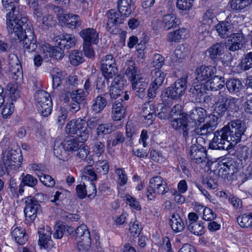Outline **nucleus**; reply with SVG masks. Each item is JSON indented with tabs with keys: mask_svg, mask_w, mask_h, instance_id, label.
<instances>
[{
	"mask_svg": "<svg viewBox=\"0 0 252 252\" xmlns=\"http://www.w3.org/2000/svg\"><path fill=\"white\" fill-rule=\"evenodd\" d=\"M20 0H2L6 15L8 32H34L32 25L18 8Z\"/></svg>",
	"mask_w": 252,
	"mask_h": 252,
	"instance_id": "obj_1",
	"label": "nucleus"
},
{
	"mask_svg": "<svg viewBox=\"0 0 252 252\" xmlns=\"http://www.w3.org/2000/svg\"><path fill=\"white\" fill-rule=\"evenodd\" d=\"M27 4L33 11L37 21L41 20L42 24L47 27H52L54 22L48 13V4L46 0H26Z\"/></svg>",
	"mask_w": 252,
	"mask_h": 252,
	"instance_id": "obj_2",
	"label": "nucleus"
},
{
	"mask_svg": "<svg viewBox=\"0 0 252 252\" xmlns=\"http://www.w3.org/2000/svg\"><path fill=\"white\" fill-rule=\"evenodd\" d=\"M125 74L132 84V88H147L149 79L140 73V70L136 67L135 63L132 60H128L126 63Z\"/></svg>",
	"mask_w": 252,
	"mask_h": 252,
	"instance_id": "obj_3",
	"label": "nucleus"
},
{
	"mask_svg": "<svg viewBox=\"0 0 252 252\" xmlns=\"http://www.w3.org/2000/svg\"><path fill=\"white\" fill-rule=\"evenodd\" d=\"M54 10L56 13L57 17L62 27L72 30L77 29L82 24L80 17L73 14L64 13V8L60 6H56Z\"/></svg>",
	"mask_w": 252,
	"mask_h": 252,
	"instance_id": "obj_4",
	"label": "nucleus"
},
{
	"mask_svg": "<svg viewBox=\"0 0 252 252\" xmlns=\"http://www.w3.org/2000/svg\"><path fill=\"white\" fill-rule=\"evenodd\" d=\"M65 132L68 134L76 135L82 141H87L89 137L86 121L80 118L72 119L68 122L65 126Z\"/></svg>",
	"mask_w": 252,
	"mask_h": 252,
	"instance_id": "obj_5",
	"label": "nucleus"
},
{
	"mask_svg": "<svg viewBox=\"0 0 252 252\" xmlns=\"http://www.w3.org/2000/svg\"><path fill=\"white\" fill-rule=\"evenodd\" d=\"M222 129L231 141L232 146H235L240 141L245 129L244 124L240 120L231 121Z\"/></svg>",
	"mask_w": 252,
	"mask_h": 252,
	"instance_id": "obj_6",
	"label": "nucleus"
},
{
	"mask_svg": "<svg viewBox=\"0 0 252 252\" xmlns=\"http://www.w3.org/2000/svg\"><path fill=\"white\" fill-rule=\"evenodd\" d=\"M169 188L166 182L160 176H156L151 178L150 185L147 190V197L152 200L156 197L157 194L163 195L167 192Z\"/></svg>",
	"mask_w": 252,
	"mask_h": 252,
	"instance_id": "obj_7",
	"label": "nucleus"
},
{
	"mask_svg": "<svg viewBox=\"0 0 252 252\" xmlns=\"http://www.w3.org/2000/svg\"><path fill=\"white\" fill-rule=\"evenodd\" d=\"M18 148L13 149L9 147L2 152V160L5 166L17 170L21 165L22 157Z\"/></svg>",
	"mask_w": 252,
	"mask_h": 252,
	"instance_id": "obj_8",
	"label": "nucleus"
},
{
	"mask_svg": "<svg viewBox=\"0 0 252 252\" xmlns=\"http://www.w3.org/2000/svg\"><path fill=\"white\" fill-rule=\"evenodd\" d=\"M35 99L39 113L43 116H48L51 114L52 108L50 94L44 91H38L35 95Z\"/></svg>",
	"mask_w": 252,
	"mask_h": 252,
	"instance_id": "obj_9",
	"label": "nucleus"
},
{
	"mask_svg": "<svg viewBox=\"0 0 252 252\" xmlns=\"http://www.w3.org/2000/svg\"><path fill=\"white\" fill-rule=\"evenodd\" d=\"M188 77L187 75L182 76L173 85L165 89L163 94L172 99L180 98L184 95L187 89Z\"/></svg>",
	"mask_w": 252,
	"mask_h": 252,
	"instance_id": "obj_10",
	"label": "nucleus"
},
{
	"mask_svg": "<svg viewBox=\"0 0 252 252\" xmlns=\"http://www.w3.org/2000/svg\"><path fill=\"white\" fill-rule=\"evenodd\" d=\"M171 125L173 129L182 133L186 141L191 135L192 130L189 125L187 114H183L171 120Z\"/></svg>",
	"mask_w": 252,
	"mask_h": 252,
	"instance_id": "obj_11",
	"label": "nucleus"
},
{
	"mask_svg": "<svg viewBox=\"0 0 252 252\" xmlns=\"http://www.w3.org/2000/svg\"><path fill=\"white\" fill-rule=\"evenodd\" d=\"M230 138L221 128L214 133V136L209 144V147L214 150H228L232 146Z\"/></svg>",
	"mask_w": 252,
	"mask_h": 252,
	"instance_id": "obj_12",
	"label": "nucleus"
},
{
	"mask_svg": "<svg viewBox=\"0 0 252 252\" xmlns=\"http://www.w3.org/2000/svg\"><path fill=\"white\" fill-rule=\"evenodd\" d=\"M100 68L105 78H112L117 73L116 61L111 55L103 57L100 61Z\"/></svg>",
	"mask_w": 252,
	"mask_h": 252,
	"instance_id": "obj_13",
	"label": "nucleus"
},
{
	"mask_svg": "<svg viewBox=\"0 0 252 252\" xmlns=\"http://www.w3.org/2000/svg\"><path fill=\"white\" fill-rule=\"evenodd\" d=\"M152 79L148 95L149 97H154L157 94V91L163 84L166 73L159 69H153L151 71Z\"/></svg>",
	"mask_w": 252,
	"mask_h": 252,
	"instance_id": "obj_14",
	"label": "nucleus"
},
{
	"mask_svg": "<svg viewBox=\"0 0 252 252\" xmlns=\"http://www.w3.org/2000/svg\"><path fill=\"white\" fill-rule=\"evenodd\" d=\"M107 21L106 27L108 29V32H114V29H116L119 27L121 24L124 23L126 18L127 17L121 13L118 10L114 9H109L106 12Z\"/></svg>",
	"mask_w": 252,
	"mask_h": 252,
	"instance_id": "obj_15",
	"label": "nucleus"
},
{
	"mask_svg": "<svg viewBox=\"0 0 252 252\" xmlns=\"http://www.w3.org/2000/svg\"><path fill=\"white\" fill-rule=\"evenodd\" d=\"M26 206L24 209L25 217L34 220L38 214L41 211L40 205L32 197L29 196L26 198Z\"/></svg>",
	"mask_w": 252,
	"mask_h": 252,
	"instance_id": "obj_16",
	"label": "nucleus"
},
{
	"mask_svg": "<svg viewBox=\"0 0 252 252\" xmlns=\"http://www.w3.org/2000/svg\"><path fill=\"white\" fill-rule=\"evenodd\" d=\"M26 32H11V35L14 34L16 36L18 39L23 42V46L28 50L29 52L34 51L37 47L36 45V40L34 34V32H29V34H26Z\"/></svg>",
	"mask_w": 252,
	"mask_h": 252,
	"instance_id": "obj_17",
	"label": "nucleus"
},
{
	"mask_svg": "<svg viewBox=\"0 0 252 252\" xmlns=\"http://www.w3.org/2000/svg\"><path fill=\"white\" fill-rule=\"evenodd\" d=\"M189 156L191 160L197 163L206 162L208 161L205 149L199 144L191 146Z\"/></svg>",
	"mask_w": 252,
	"mask_h": 252,
	"instance_id": "obj_18",
	"label": "nucleus"
},
{
	"mask_svg": "<svg viewBox=\"0 0 252 252\" xmlns=\"http://www.w3.org/2000/svg\"><path fill=\"white\" fill-rule=\"evenodd\" d=\"M39 240L38 244L40 246L44 249L52 247L53 242L51 240V228L48 226L38 229Z\"/></svg>",
	"mask_w": 252,
	"mask_h": 252,
	"instance_id": "obj_19",
	"label": "nucleus"
},
{
	"mask_svg": "<svg viewBox=\"0 0 252 252\" xmlns=\"http://www.w3.org/2000/svg\"><path fill=\"white\" fill-rule=\"evenodd\" d=\"M226 36L228 37L227 46L230 51H235L241 49L245 43L242 32L233 33Z\"/></svg>",
	"mask_w": 252,
	"mask_h": 252,
	"instance_id": "obj_20",
	"label": "nucleus"
},
{
	"mask_svg": "<svg viewBox=\"0 0 252 252\" xmlns=\"http://www.w3.org/2000/svg\"><path fill=\"white\" fill-rule=\"evenodd\" d=\"M217 69L213 66H200L195 71V78L199 81L208 80L216 73Z\"/></svg>",
	"mask_w": 252,
	"mask_h": 252,
	"instance_id": "obj_21",
	"label": "nucleus"
},
{
	"mask_svg": "<svg viewBox=\"0 0 252 252\" xmlns=\"http://www.w3.org/2000/svg\"><path fill=\"white\" fill-rule=\"evenodd\" d=\"M54 40L56 42V45L66 49L74 46L76 42L75 38L67 33H63L54 37Z\"/></svg>",
	"mask_w": 252,
	"mask_h": 252,
	"instance_id": "obj_22",
	"label": "nucleus"
},
{
	"mask_svg": "<svg viewBox=\"0 0 252 252\" xmlns=\"http://www.w3.org/2000/svg\"><path fill=\"white\" fill-rule=\"evenodd\" d=\"M66 74L65 72L60 70L58 69H54L53 70L52 78V93H56V91L63 88V81L66 78Z\"/></svg>",
	"mask_w": 252,
	"mask_h": 252,
	"instance_id": "obj_23",
	"label": "nucleus"
},
{
	"mask_svg": "<svg viewBox=\"0 0 252 252\" xmlns=\"http://www.w3.org/2000/svg\"><path fill=\"white\" fill-rule=\"evenodd\" d=\"M236 166V162L232 160L222 162L219 169L218 174L222 178H227L228 175H233L237 172L238 169Z\"/></svg>",
	"mask_w": 252,
	"mask_h": 252,
	"instance_id": "obj_24",
	"label": "nucleus"
},
{
	"mask_svg": "<svg viewBox=\"0 0 252 252\" xmlns=\"http://www.w3.org/2000/svg\"><path fill=\"white\" fill-rule=\"evenodd\" d=\"M126 108L122 98L115 101L112 104L111 117L114 121H120L125 115Z\"/></svg>",
	"mask_w": 252,
	"mask_h": 252,
	"instance_id": "obj_25",
	"label": "nucleus"
},
{
	"mask_svg": "<svg viewBox=\"0 0 252 252\" xmlns=\"http://www.w3.org/2000/svg\"><path fill=\"white\" fill-rule=\"evenodd\" d=\"M205 85L207 90L216 91L222 89L224 85V79L223 77L218 75L213 76L208 80Z\"/></svg>",
	"mask_w": 252,
	"mask_h": 252,
	"instance_id": "obj_26",
	"label": "nucleus"
},
{
	"mask_svg": "<svg viewBox=\"0 0 252 252\" xmlns=\"http://www.w3.org/2000/svg\"><path fill=\"white\" fill-rule=\"evenodd\" d=\"M229 93L232 94L239 95V93L243 88V84L240 80L237 78H230L225 83Z\"/></svg>",
	"mask_w": 252,
	"mask_h": 252,
	"instance_id": "obj_27",
	"label": "nucleus"
},
{
	"mask_svg": "<svg viewBox=\"0 0 252 252\" xmlns=\"http://www.w3.org/2000/svg\"><path fill=\"white\" fill-rule=\"evenodd\" d=\"M206 117V110L201 107L193 109L189 114V118L196 125L204 122Z\"/></svg>",
	"mask_w": 252,
	"mask_h": 252,
	"instance_id": "obj_28",
	"label": "nucleus"
},
{
	"mask_svg": "<svg viewBox=\"0 0 252 252\" xmlns=\"http://www.w3.org/2000/svg\"><path fill=\"white\" fill-rule=\"evenodd\" d=\"M134 2L133 0H118V10L125 16H129L133 9Z\"/></svg>",
	"mask_w": 252,
	"mask_h": 252,
	"instance_id": "obj_29",
	"label": "nucleus"
},
{
	"mask_svg": "<svg viewBox=\"0 0 252 252\" xmlns=\"http://www.w3.org/2000/svg\"><path fill=\"white\" fill-rule=\"evenodd\" d=\"M218 97L220 103H223L224 106L226 107V110H233L235 108L238 99L232 96H228L227 94L223 92H220Z\"/></svg>",
	"mask_w": 252,
	"mask_h": 252,
	"instance_id": "obj_30",
	"label": "nucleus"
},
{
	"mask_svg": "<svg viewBox=\"0 0 252 252\" xmlns=\"http://www.w3.org/2000/svg\"><path fill=\"white\" fill-rule=\"evenodd\" d=\"M12 239L19 245H23L28 240V235L25 230L20 227H15L11 232Z\"/></svg>",
	"mask_w": 252,
	"mask_h": 252,
	"instance_id": "obj_31",
	"label": "nucleus"
},
{
	"mask_svg": "<svg viewBox=\"0 0 252 252\" xmlns=\"http://www.w3.org/2000/svg\"><path fill=\"white\" fill-rule=\"evenodd\" d=\"M180 22L176 14L173 13L164 15L162 18L164 28L167 30L177 28L179 25Z\"/></svg>",
	"mask_w": 252,
	"mask_h": 252,
	"instance_id": "obj_32",
	"label": "nucleus"
},
{
	"mask_svg": "<svg viewBox=\"0 0 252 252\" xmlns=\"http://www.w3.org/2000/svg\"><path fill=\"white\" fill-rule=\"evenodd\" d=\"M248 3L246 0H229L227 7L230 11L239 13L244 11Z\"/></svg>",
	"mask_w": 252,
	"mask_h": 252,
	"instance_id": "obj_33",
	"label": "nucleus"
},
{
	"mask_svg": "<svg viewBox=\"0 0 252 252\" xmlns=\"http://www.w3.org/2000/svg\"><path fill=\"white\" fill-rule=\"evenodd\" d=\"M169 223L172 229L177 233L182 232L185 228L184 222L177 214L172 215Z\"/></svg>",
	"mask_w": 252,
	"mask_h": 252,
	"instance_id": "obj_34",
	"label": "nucleus"
},
{
	"mask_svg": "<svg viewBox=\"0 0 252 252\" xmlns=\"http://www.w3.org/2000/svg\"><path fill=\"white\" fill-rule=\"evenodd\" d=\"M91 109L95 113L101 111L107 105V99L102 95L97 96L93 100Z\"/></svg>",
	"mask_w": 252,
	"mask_h": 252,
	"instance_id": "obj_35",
	"label": "nucleus"
},
{
	"mask_svg": "<svg viewBox=\"0 0 252 252\" xmlns=\"http://www.w3.org/2000/svg\"><path fill=\"white\" fill-rule=\"evenodd\" d=\"M54 155L59 159L66 160L68 157L66 156V151L64 149V144L59 141H56L53 148Z\"/></svg>",
	"mask_w": 252,
	"mask_h": 252,
	"instance_id": "obj_36",
	"label": "nucleus"
},
{
	"mask_svg": "<svg viewBox=\"0 0 252 252\" xmlns=\"http://www.w3.org/2000/svg\"><path fill=\"white\" fill-rule=\"evenodd\" d=\"M115 130L116 127L113 126L111 123L100 124L96 127V133L98 137H103Z\"/></svg>",
	"mask_w": 252,
	"mask_h": 252,
	"instance_id": "obj_37",
	"label": "nucleus"
},
{
	"mask_svg": "<svg viewBox=\"0 0 252 252\" xmlns=\"http://www.w3.org/2000/svg\"><path fill=\"white\" fill-rule=\"evenodd\" d=\"M206 90L207 89L205 84H199L195 85L193 88H191L190 92L192 93L193 97L195 98L196 101L200 102Z\"/></svg>",
	"mask_w": 252,
	"mask_h": 252,
	"instance_id": "obj_38",
	"label": "nucleus"
},
{
	"mask_svg": "<svg viewBox=\"0 0 252 252\" xmlns=\"http://www.w3.org/2000/svg\"><path fill=\"white\" fill-rule=\"evenodd\" d=\"M12 77L17 84H20L23 81V71L21 64L9 67Z\"/></svg>",
	"mask_w": 252,
	"mask_h": 252,
	"instance_id": "obj_39",
	"label": "nucleus"
},
{
	"mask_svg": "<svg viewBox=\"0 0 252 252\" xmlns=\"http://www.w3.org/2000/svg\"><path fill=\"white\" fill-rule=\"evenodd\" d=\"M85 43L96 44L99 40L97 32H80Z\"/></svg>",
	"mask_w": 252,
	"mask_h": 252,
	"instance_id": "obj_40",
	"label": "nucleus"
},
{
	"mask_svg": "<svg viewBox=\"0 0 252 252\" xmlns=\"http://www.w3.org/2000/svg\"><path fill=\"white\" fill-rule=\"evenodd\" d=\"M75 234L77 241L85 239L86 238H90V234L88 227L84 224L77 227L75 230Z\"/></svg>",
	"mask_w": 252,
	"mask_h": 252,
	"instance_id": "obj_41",
	"label": "nucleus"
},
{
	"mask_svg": "<svg viewBox=\"0 0 252 252\" xmlns=\"http://www.w3.org/2000/svg\"><path fill=\"white\" fill-rule=\"evenodd\" d=\"M87 95L86 92L81 89L76 91L72 90L71 94V98L72 101L78 102L81 104L84 103Z\"/></svg>",
	"mask_w": 252,
	"mask_h": 252,
	"instance_id": "obj_42",
	"label": "nucleus"
},
{
	"mask_svg": "<svg viewBox=\"0 0 252 252\" xmlns=\"http://www.w3.org/2000/svg\"><path fill=\"white\" fill-rule=\"evenodd\" d=\"M55 47L51 46L48 43H44L40 46V54L43 57L44 59L52 58Z\"/></svg>",
	"mask_w": 252,
	"mask_h": 252,
	"instance_id": "obj_43",
	"label": "nucleus"
},
{
	"mask_svg": "<svg viewBox=\"0 0 252 252\" xmlns=\"http://www.w3.org/2000/svg\"><path fill=\"white\" fill-rule=\"evenodd\" d=\"M237 221L241 227L248 228L252 226V214H243L237 218Z\"/></svg>",
	"mask_w": 252,
	"mask_h": 252,
	"instance_id": "obj_44",
	"label": "nucleus"
},
{
	"mask_svg": "<svg viewBox=\"0 0 252 252\" xmlns=\"http://www.w3.org/2000/svg\"><path fill=\"white\" fill-rule=\"evenodd\" d=\"M63 144L66 152H73L76 151L79 147V142L75 138H71L64 141Z\"/></svg>",
	"mask_w": 252,
	"mask_h": 252,
	"instance_id": "obj_45",
	"label": "nucleus"
},
{
	"mask_svg": "<svg viewBox=\"0 0 252 252\" xmlns=\"http://www.w3.org/2000/svg\"><path fill=\"white\" fill-rule=\"evenodd\" d=\"M125 138L123 134L120 132H117L115 134L114 139L107 141V148L110 149L120 143H123L125 141Z\"/></svg>",
	"mask_w": 252,
	"mask_h": 252,
	"instance_id": "obj_46",
	"label": "nucleus"
},
{
	"mask_svg": "<svg viewBox=\"0 0 252 252\" xmlns=\"http://www.w3.org/2000/svg\"><path fill=\"white\" fill-rule=\"evenodd\" d=\"M91 238L78 241V250L79 252H92L91 249Z\"/></svg>",
	"mask_w": 252,
	"mask_h": 252,
	"instance_id": "obj_47",
	"label": "nucleus"
},
{
	"mask_svg": "<svg viewBox=\"0 0 252 252\" xmlns=\"http://www.w3.org/2000/svg\"><path fill=\"white\" fill-rule=\"evenodd\" d=\"M170 108L168 106L161 104L157 109V117L161 120H166L170 117Z\"/></svg>",
	"mask_w": 252,
	"mask_h": 252,
	"instance_id": "obj_48",
	"label": "nucleus"
},
{
	"mask_svg": "<svg viewBox=\"0 0 252 252\" xmlns=\"http://www.w3.org/2000/svg\"><path fill=\"white\" fill-rule=\"evenodd\" d=\"M188 229L192 233L196 235H202L204 231V226L199 221L188 223Z\"/></svg>",
	"mask_w": 252,
	"mask_h": 252,
	"instance_id": "obj_49",
	"label": "nucleus"
},
{
	"mask_svg": "<svg viewBox=\"0 0 252 252\" xmlns=\"http://www.w3.org/2000/svg\"><path fill=\"white\" fill-rule=\"evenodd\" d=\"M240 68L243 70H248L252 67V52L245 55L239 64Z\"/></svg>",
	"mask_w": 252,
	"mask_h": 252,
	"instance_id": "obj_50",
	"label": "nucleus"
},
{
	"mask_svg": "<svg viewBox=\"0 0 252 252\" xmlns=\"http://www.w3.org/2000/svg\"><path fill=\"white\" fill-rule=\"evenodd\" d=\"M194 0H177V7L182 11H189L193 5Z\"/></svg>",
	"mask_w": 252,
	"mask_h": 252,
	"instance_id": "obj_51",
	"label": "nucleus"
},
{
	"mask_svg": "<svg viewBox=\"0 0 252 252\" xmlns=\"http://www.w3.org/2000/svg\"><path fill=\"white\" fill-rule=\"evenodd\" d=\"M69 58L71 63L74 65H77L83 62L82 53L77 50L72 51Z\"/></svg>",
	"mask_w": 252,
	"mask_h": 252,
	"instance_id": "obj_52",
	"label": "nucleus"
},
{
	"mask_svg": "<svg viewBox=\"0 0 252 252\" xmlns=\"http://www.w3.org/2000/svg\"><path fill=\"white\" fill-rule=\"evenodd\" d=\"M60 90V93L59 96L60 100L65 103L68 102L71 97L72 90L67 87H64L63 86Z\"/></svg>",
	"mask_w": 252,
	"mask_h": 252,
	"instance_id": "obj_53",
	"label": "nucleus"
},
{
	"mask_svg": "<svg viewBox=\"0 0 252 252\" xmlns=\"http://www.w3.org/2000/svg\"><path fill=\"white\" fill-rule=\"evenodd\" d=\"M109 164L106 160L97 161L96 163V171L100 174L105 175L109 171Z\"/></svg>",
	"mask_w": 252,
	"mask_h": 252,
	"instance_id": "obj_54",
	"label": "nucleus"
},
{
	"mask_svg": "<svg viewBox=\"0 0 252 252\" xmlns=\"http://www.w3.org/2000/svg\"><path fill=\"white\" fill-rule=\"evenodd\" d=\"M223 46L217 43L214 44L209 50L210 56L212 59H215L223 52Z\"/></svg>",
	"mask_w": 252,
	"mask_h": 252,
	"instance_id": "obj_55",
	"label": "nucleus"
},
{
	"mask_svg": "<svg viewBox=\"0 0 252 252\" xmlns=\"http://www.w3.org/2000/svg\"><path fill=\"white\" fill-rule=\"evenodd\" d=\"M82 178H84L85 179L88 178L91 181L96 180V174L91 165L87 166L84 168Z\"/></svg>",
	"mask_w": 252,
	"mask_h": 252,
	"instance_id": "obj_56",
	"label": "nucleus"
},
{
	"mask_svg": "<svg viewBox=\"0 0 252 252\" xmlns=\"http://www.w3.org/2000/svg\"><path fill=\"white\" fill-rule=\"evenodd\" d=\"M92 150L97 157H100L104 152V144L99 140H95L94 142Z\"/></svg>",
	"mask_w": 252,
	"mask_h": 252,
	"instance_id": "obj_57",
	"label": "nucleus"
},
{
	"mask_svg": "<svg viewBox=\"0 0 252 252\" xmlns=\"http://www.w3.org/2000/svg\"><path fill=\"white\" fill-rule=\"evenodd\" d=\"M40 181L46 186L53 187L55 184V180L50 175L46 174L40 175L37 173Z\"/></svg>",
	"mask_w": 252,
	"mask_h": 252,
	"instance_id": "obj_58",
	"label": "nucleus"
},
{
	"mask_svg": "<svg viewBox=\"0 0 252 252\" xmlns=\"http://www.w3.org/2000/svg\"><path fill=\"white\" fill-rule=\"evenodd\" d=\"M77 81L78 78L77 76L71 74L66 79H65L63 86L64 87H67L70 89L73 90L74 87L76 84H77Z\"/></svg>",
	"mask_w": 252,
	"mask_h": 252,
	"instance_id": "obj_59",
	"label": "nucleus"
},
{
	"mask_svg": "<svg viewBox=\"0 0 252 252\" xmlns=\"http://www.w3.org/2000/svg\"><path fill=\"white\" fill-rule=\"evenodd\" d=\"M188 54V49L183 44L178 46L175 50V56L179 60L184 59Z\"/></svg>",
	"mask_w": 252,
	"mask_h": 252,
	"instance_id": "obj_60",
	"label": "nucleus"
},
{
	"mask_svg": "<svg viewBox=\"0 0 252 252\" xmlns=\"http://www.w3.org/2000/svg\"><path fill=\"white\" fill-rule=\"evenodd\" d=\"M115 173L118 176V181L120 185L121 186L125 185L127 183V178L124 170L122 168H117L115 170Z\"/></svg>",
	"mask_w": 252,
	"mask_h": 252,
	"instance_id": "obj_61",
	"label": "nucleus"
},
{
	"mask_svg": "<svg viewBox=\"0 0 252 252\" xmlns=\"http://www.w3.org/2000/svg\"><path fill=\"white\" fill-rule=\"evenodd\" d=\"M76 156L78 158L81 159H85L90 153L89 147L84 145H81L78 147V149L76 151Z\"/></svg>",
	"mask_w": 252,
	"mask_h": 252,
	"instance_id": "obj_62",
	"label": "nucleus"
},
{
	"mask_svg": "<svg viewBox=\"0 0 252 252\" xmlns=\"http://www.w3.org/2000/svg\"><path fill=\"white\" fill-rule=\"evenodd\" d=\"M55 232L53 233V237L55 239H61L65 232L66 227L64 225L59 223L56 224L55 226Z\"/></svg>",
	"mask_w": 252,
	"mask_h": 252,
	"instance_id": "obj_63",
	"label": "nucleus"
},
{
	"mask_svg": "<svg viewBox=\"0 0 252 252\" xmlns=\"http://www.w3.org/2000/svg\"><path fill=\"white\" fill-rule=\"evenodd\" d=\"M7 90L9 97L12 101H16L20 97L19 92L17 90L16 86L11 84L8 85Z\"/></svg>",
	"mask_w": 252,
	"mask_h": 252,
	"instance_id": "obj_64",
	"label": "nucleus"
}]
</instances>
